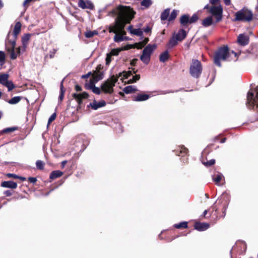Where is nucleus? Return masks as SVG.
<instances>
[{
	"label": "nucleus",
	"mask_w": 258,
	"mask_h": 258,
	"mask_svg": "<svg viewBox=\"0 0 258 258\" xmlns=\"http://www.w3.org/2000/svg\"><path fill=\"white\" fill-rule=\"evenodd\" d=\"M118 16L115 20V27L121 32L126 24L130 23L134 18L135 12L130 7L119 5L117 7Z\"/></svg>",
	"instance_id": "1"
},
{
	"label": "nucleus",
	"mask_w": 258,
	"mask_h": 258,
	"mask_svg": "<svg viewBox=\"0 0 258 258\" xmlns=\"http://www.w3.org/2000/svg\"><path fill=\"white\" fill-rule=\"evenodd\" d=\"M21 23L18 22L16 23L12 35V38L10 39V34L8 35V41L6 42V49L7 51L10 53V57L12 59H15L17 58L18 54L20 53L21 48L19 47L17 48V53L15 51V48L16 44V40L17 39V35L21 31Z\"/></svg>",
	"instance_id": "2"
},
{
	"label": "nucleus",
	"mask_w": 258,
	"mask_h": 258,
	"mask_svg": "<svg viewBox=\"0 0 258 258\" xmlns=\"http://www.w3.org/2000/svg\"><path fill=\"white\" fill-rule=\"evenodd\" d=\"M229 48L228 46H224L219 48L215 52L214 56V62L215 65L220 67L221 60H226L229 56Z\"/></svg>",
	"instance_id": "3"
},
{
	"label": "nucleus",
	"mask_w": 258,
	"mask_h": 258,
	"mask_svg": "<svg viewBox=\"0 0 258 258\" xmlns=\"http://www.w3.org/2000/svg\"><path fill=\"white\" fill-rule=\"evenodd\" d=\"M253 19L252 11L247 8L244 7L241 10L237 11L235 14V18L233 21H246L250 22Z\"/></svg>",
	"instance_id": "4"
},
{
	"label": "nucleus",
	"mask_w": 258,
	"mask_h": 258,
	"mask_svg": "<svg viewBox=\"0 0 258 258\" xmlns=\"http://www.w3.org/2000/svg\"><path fill=\"white\" fill-rule=\"evenodd\" d=\"M246 105L248 109H255L258 112V87L255 89V95L252 92L249 91L247 93Z\"/></svg>",
	"instance_id": "5"
},
{
	"label": "nucleus",
	"mask_w": 258,
	"mask_h": 258,
	"mask_svg": "<svg viewBox=\"0 0 258 258\" xmlns=\"http://www.w3.org/2000/svg\"><path fill=\"white\" fill-rule=\"evenodd\" d=\"M203 71V67L200 61L197 59H192L189 67V74L194 78L198 79Z\"/></svg>",
	"instance_id": "6"
},
{
	"label": "nucleus",
	"mask_w": 258,
	"mask_h": 258,
	"mask_svg": "<svg viewBox=\"0 0 258 258\" xmlns=\"http://www.w3.org/2000/svg\"><path fill=\"white\" fill-rule=\"evenodd\" d=\"M117 81V79L113 76L111 80H108L101 84V88L102 90L105 93L111 94L113 92V88Z\"/></svg>",
	"instance_id": "7"
},
{
	"label": "nucleus",
	"mask_w": 258,
	"mask_h": 258,
	"mask_svg": "<svg viewBox=\"0 0 258 258\" xmlns=\"http://www.w3.org/2000/svg\"><path fill=\"white\" fill-rule=\"evenodd\" d=\"M209 13L216 17V22H219L222 19L223 8L221 5L211 7L209 9Z\"/></svg>",
	"instance_id": "8"
},
{
	"label": "nucleus",
	"mask_w": 258,
	"mask_h": 258,
	"mask_svg": "<svg viewBox=\"0 0 258 258\" xmlns=\"http://www.w3.org/2000/svg\"><path fill=\"white\" fill-rule=\"evenodd\" d=\"M9 75L7 74H3L0 75V84L6 87L8 91H11L15 88V85L12 81H9Z\"/></svg>",
	"instance_id": "9"
},
{
	"label": "nucleus",
	"mask_w": 258,
	"mask_h": 258,
	"mask_svg": "<svg viewBox=\"0 0 258 258\" xmlns=\"http://www.w3.org/2000/svg\"><path fill=\"white\" fill-rule=\"evenodd\" d=\"M72 96L73 98L77 101L78 104L77 110L81 108L83 99H86L89 97L88 94L86 92H84L81 94L74 93Z\"/></svg>",
	"instance_id": "10"
},
{
	"label": "nucleus",
	"mask_w": 258,
	"mask_h": 258,
	"mask_svg": "<svg viewBox=\"0 0 258 258\" xmlns=\"http://www.w3.org/2000/svg\"><path fill=\"white\" fill-rule=\"evenodd\" d=\"M237 41L241 46H245L249 43V37L244 34H240L237 37Z\"/></svg>",
	"instance_id": "11"
},
{
	"label": "nucleus",
	"mask_w": 258,
	"mask_h": 258,
	"mask_svg": "<svg viewBox=\"0 0 258 258\" xmlns=\"http://www.w3.org/2000/svg\"><path fill=\"white\" fill-rule=\"evenodd\" d=\"M78 6L83 9H88L90 10H93L94 8L93 3L89 1L85 2L84 0H79L78 2Z\"/></svg>",
	"instance_id": "12"
},
{
	"label": "nucleus",
	"mask_w": 258,
	"mask_h": 258,
	"mask_svg": "<svg viewBox=\"0 0 258 258\" xmlns=\"http://www.w3.org/2000/svg\"><path fill=\"white\" fill-rule=\"evenodd\" d=\"M105 105L106 102L104 100H101L98 102L94 100L93 101V102L90 103L89 105H88L87 107H91L94 110H97L99 108L105 106Z\"/></svg>",
	"instance_id": "13"
},
{
	"label": "nucleus",
	"mask_w": 258,
	"mask_h": 258,
	"mask_svg": "<svg viewBox=\"0 0 258 258\" xmlns=\"http://www.w3.org/2000/svg\"><path fill=\"white\" fill-rule=\"evenodd\" d=\"M209 227V224L207 223L196 222L194 225L195 229L199 231H203L208 229Z\"/></svg>",
	"instance_id": "14"
},
{
	"label": "nucleus",
	"mask_w": 258,
	"mask_h": 258,
	"mask_svg": "<svg viewBox=\"0 0 258 258\" xmlns=\"http://www.w3.org/2000/svg\"><path fill=\"white\" fill-rule=\"evenodd\" d=\"M1 185L3 187L16 189L17 187V183L12 180L4 181L1 183Z\"/></svg>",
	"instance_id": "15"
},
{
	"label": "nucleus",
	"mask_w": 258,
	"mask_h": 258,
	"mask_svg": "<svg viewBox=\"0 0 258 258\" xmlns=\"http://www.w3.org/2000/svg\"><path fill=\"white\" fill-rule=\"evenodd\" d=\"M157 48V45L155 44H148L146 46V47L143 49V53L146 54L148 55L151 56V54L152 53L153 51Z\"/></svg>",
	"instance_id": "16"
},
{
	"label": "nucleus",
	"mask_w": 258,
	"mask_h": 258,
	"mask_svg": "<svg viewBox=\"0 0 258 258\" xmlns=\"http://www.w3.org/2000/svg\"><path fill=\"white\" fill-rule=\"evenodd\" d=\"M150 95L146 94H139L133 98V101L137 102L144 101L148 100Z\"/></svg>",
	"instance_id": "17"
},
{
	"label": "nucleus",
	"mask_w": 258,
	"mask_h": 258,
	"mask_svg": "<svg viewBox=\"0 0 258 258\" xmlns=\"http://www.w3.org/2000/svg\"><path fill=\"white\" fill-rule=\"evenodd\" d=\"M31 35L32 34H31L27 33V34H24L22 37L21 41H22V43L23 47V51L25 50V49L27 46L28 41L30 40Z\"/></svg>",
	"instance_id": "18"
},
{
	"label": "nucleus",
	"mask_w": 258,
	"mask_h": 258,
	"mask_svg": "<svg viewBox=\"0 0 258 258\" xmlns=\"http://www.w3.org/2000/svg\"><path fill=\"white\" fill-rule=\"evenodd\" d=\"M186 36V32L184 29H180L176 34L175 38L181 41L183 40Z\"/></svg>",
	"instance_id": "19"
},
{
	"label": "nucleus",
	"mask_w": 258,
	"mask_h": 258,
	"mask_svg": "<svg viewBox=\"0 0 258 258\" xmlns=\"http://www.w3.org/2000/svg\"><path fill=\"white\" fill-rule=\"evenodd\" d=\"M202 24L205 27H208L211 25H215L211 16H209L204 19Z\"/></svg>",
	"instance_id": "20"
},
{
	"label": "nucleus",
	"mask_w": 258,
	"mask_h": 258,
	"mask_svg": "<svg viewBox=\"0 0 258 258\" xmlns=\"http://www.w3.org/2000/svg\"><path fill=\"white\" fill-rule=\"evenodd\" d=\"M223 177H224L223 174L219 172H217L212 175L213 180L217 185H219V183Z\"/></svg>",
	"instance_id": "21"
},
{
	"label": "nucleus",
	"mask_w": 258,
	"mask_h": 258,
	"mask_svg": "<svg viewBox=\"0 0 258 258\" xmlns=\"http://www.w3.org/2000/svg\"><path fill=\"white\" fill-rule=\"evenodd\" d=\"M63 172L60 170H54L51 172L49 175V178L51 180L55 179L57 178L60 177L63 175Z\"/></svg>",
	"instance_id": "22"
},
{
	"label": "nucleus",
	"mask_w": 258,
	"mask_h": 258,
	"mask_svg": "<svg viewBox=\"0 0 258 258\" xmlns=\"http://www.w3.org/2000/svg\"><path fill=\"white\" fill-rule=\"evenodd\" d=\"M138 91V89L136 86L134 85H131V86H127L124 88L123 89V91L125 94H130L132 93H134L136 91Z\"/></svg>",
	"instance_id": "23"
},
{
	"label": "nucleus",
	"mask_w": 258,
	"mask_h": 258,
	"mask_svg": "<svg viewBox=\"0 0 258 258\" xmlns=\"http://www.w3.org/2000/svg\"><path fill=\"white\" fill-rule=\"evenodd\" d=\"M180 23L182 26H185L188 23H189V15L187 14L182 15L180 18Z\"/></svg>",
	"instance_id": "24"
},
{
	"label": "nucleus",
	"mask_w": 258,
	"mask_h": 258,
	"mask_svg": "<svg viewBox=\"0 0 258 258\" xmlns=\"http://www.w3.org/2000/svg\"><path fill=\"white\" fill-rule=\"evenodd\" d=\"M178 40L174 37L172 36L169 40L168 44H167V46L169 48H172L177 44V41Z\"/></svg>",
	"instance_id": "25"
},
{
	"label": "nucleus",
	"mask_w": 258,
	"mask_h": 258,
	"mask_svg": "<svg viewBox=\"0 0 258 258\" xmlns=\"http://www.w3.org/2000/svg\"><path fill=\"white\" fill-rule=\"evenodd\" d=\"M131 34L140 37V39H142L143 38V31L142 29L140 28L134 29L131 32Z\"/></svg>",
	"instance_id": "26"
},
{
	"label": "nucleus",
	"mask_w": 258,
	"mask_h": 258,
	"mask_svg": "<svg viewBox=\"0 0 258 258\" xmlns=\"http://www.w3.org/2000/svg\"><path fill=\"white\" fill-rule=\"evenodd\" d=\"M169 58V53L168 50H165L161 53L159 57V60L161 62H165Z\"/></svg>",
	"instance_id": "27"
},
{
	"label": "nucleus",
	"mask_w": 258,
	"mask_h": 258,
	"mask_svg": "<svg viewBox=\"0 0 258 258\" xmlns=\"http://www.w3.org/2000/svg\"><path fill=\"white\" fill-rule=\"evenodd\" d=\"M63 80H62L60 83V93L58 97V101H61L64 97V92L66 90L64 89L63 86Z\"/></svg>",
	"instance_id": "28"
},
{
	"label": "nucleus",
	"mask_w": 258,
	"mask_h": 258,
	"mask_svg": "<svg viewBox=\"0 0 258 258\" xmlns=\"http://www.w3.org/2000/svg\"><path fill=\"white\" fill-rule=\"evenodd\" d=\"M188 152V149H186L184 146H181L179 147V149L177 150L176 155L180 156V154H183L182 156L186 155Z\"/></svg>",
	"instance_id": "29"
},
{
	"label": "nucleus",
	"mask_w": 258,
	"mask_h": 258,
	"mask_svg": "<svg viewBox=\"0 0 258 258\" xmlns=\"http://www.w3.org/2000/svg\"><path fill=\"white\" fill-rule=\"evenodd\" d=\"M170 14V9H165L161 14V20L162 21L166 20Z\"/></svg>",
	"instance_id": "30"
},
{
	"label": "nucleus",
	"mask_w": 258,
	"mask_h": 258,
	"mask_svg": "<svg viewBox=\"0 0 258 258\" xmlns=\"http://www.w3.org/2000/svg\"><path fill=\"white\" fill-rule=\"evenodd\" d=\"M140 59L146 64H148L150 60V56L142 53L140 56Z\"/></svg>",
	"instance_id": "31"
},
{
	"label": "nucleus",
	"mask_w": 258,
	"mask_h": 258,
	"mask_svg": "<svg viewBox=\"0 0 258 258\" xmlns=\"http://www.w3.org/2000/svg\"><path fill=\"white\" fill-rule=\"evenodd\" d=\"M103 78V73H97L93 76V79L95 82H97Z\"/></svg>",
	"instance_id": "32"
},
{
	"label": "nucleus",
	"mask_w": 258,
	"mask_h": 258,
	"mask_svg": "<svg viewBox=\"0 0 258 258\" xmlns=\"http://www.w3.org/2000/svg\"><path fill=\"white\" fill-rule=\"evenodd\" d=\"M21 99L22 97L20 96H15L9 100L8 102L10 104H16L19 102Z\"/></svg>",
	"instance_id": "33"
},
{
	"label": "nucleus",
	"mask_w": 258,
	"mask_h": 258,
	"mask_svg": "<svg viewBox=\"0 0 258 258\" xmlns=\"http://www.w3.org/2000/svg\"><path fill=\"white\" fill-rule=\"evenodd\" d=\"M174 227L177 229L186 228L188 227V223L187 222H182L178 224H175Z\"/></svg>",
	"instance_id": "34"
},
{
	"label": "nucleus",
	"mask_w": 258,
	"mask_h": 258,
	"mask_svg": "<svg viewBox=\"0 0 258 258\" xmlns=\"http://www.w3.org/2000/svg\"><path fill=\"white\" fill-rule=\"evenodd\" d=\"M98 34V32L96 30L88 31L85 33V36L86 38H91L94 36L95 35H97Z\"/></svg>",
	"instance_id": "35"
},
{
	"label": "nucleus",
	"mask_w": 258,
	"mask_h": 258,
	"mask_svg": "<svg viewBox=\"0 0 258 258\" xmlns=\"http://www.w3.org/2000/svg\"><path fill=\"white\" fill-rule=\"evenodd\" d=\"M141 4L145 8H148L152 4V2L151 0H143Z\"/></svg>",
	"instance_id": "36"
},
{
	"label": "nucleus",
	"mask_w": 258,
	"mask_h": 258,
	"mask_svg": "<svg viewBox=\"0 0 258 258\" xmlns=\"http://www.w3.org/2000/svg\"><path fill=\"white\" fill-rule=\"evenodd\" d=\"M124 38L122 35L119 34H115L114 36V41L116 42H120L124 40Z\"/></svg>",
	"instance_id": "37"
},
{
	"label": "nucleus",
	"mask_w": 258,
	"mask_h": 258,
	"mask_svg": "<svg viewBox=\"0 0 258 258\" xmlns=\"http://www.w3.org/2000/svg\"><path fill=\"white\" fill-rule=\"evenodd\" d=\"M177 14V11L175 10H173L171 14L169 16L168 21H171L174 20L176 18Z\"/></svg>",
	"instance_id": "38"
},
{
	"label": "nucleus",
	"mask_w": 258,
	"mask_h": 258,
	"mask_svg": "<svg viewBox=\"0 0 258 258\" xmlns=\"http://www.w3.org/2000/svg\"><path fill=\"white\" fill-rule=\"evenodd\" d=\"M6 56L4 51H0V65L3 66L5 62Z\"/></svg>",
	"instance_id": "39"
},
{
	"label": "nucleus",
	"mask_w": 258,
	"mask_h": 258,
	"mask_svg": "<svg viewBox=\"0 0 258 258\" xmlns=\"http://www.w3.org/2000/svg\"><path fill=\"white\" fill-rule=\"evenodd\" d=\"M140 79V75H136L135 76H133L132 79H130L128 81V83H134L136 82L137 81H138Z\"/></svg>",
	"instance_id": "40"
},
{
	"label": "nucleus",
	"mask_w": 258,
	"mask_h": 258,
	"mask_svg": "<svg viewBox=\"0 0 258 258\" xmlns=\"http://www.w3.org/2000/svg\"><path fill=\"white\" fill-rule=\"evenodd\" d=\"M95 83L96 82H95L94 80L91 81L89 84L86 83L85 85V87L87 89L92 90L94 87H95Z\"/></svg>",
	"instance_id": "41"
},
{
	"label": "nucleus",
	"mask_w": 258,
	"mask_h": 258,
	"mask_svg": "<svg viewBox=\"0 0 258 258\" xmlns=\"http://www.w3.org/2000/svg\"><path fill=\"white\" fill-rule=\"evenodd\" d=\"M121 50L120 48L112 49L109 53L111 55L116 56L118 55L119 52Z\"/></svg>",
	"instance_id": "42"
},
{
	"label": "nucleus",
	"mask_w": 258,
	"mask_h": 258,
	"mask_svg": "<svg viewBox=\"0 0 258 258\" xmlns=\"http://www.w3.org/2000/svg\"><path fill=\"white\" fill-rule=\"evenodd\" d=\"M199 19L198 16L197 14H194L192 17L189 18V24H192L196 22Z\"/></svg>",
	"instance_id": "43"
},
{
	"label": "nucleus",
	"mask_w": 258,
	"mask_h": 258,
	"mask_svg": "<svg viewBox=\"0 0 258 258\" xmlns=\"http://www.w3.org/2000/svg\"><path fill=\"white\" fill-rule=\"evenodd\" d=\"M44 162L41 160H37L36 163V167L39 169H43L44 168Z\"/></svg>",
	"instance_id": "44"
},
{
	"label": "nucleus",
	"mask_w": 258,
	"mask_h": 258,
	"mask_svg": "<svg viewBox=\"0 0 258 258\" xmlns=\"http://www.w3.org/2000/svg\"><path fill=\"white\" fill-rule=\"evenodd\" d=\"M17 127H8L2 130V133H7L10 132H12L16 130Z\"/></svg>",
	"instance_id": "45"
},
{
	"label": "nucleus",
	"mask_w": 258,
	"mask_h": 258,
	"mask_svg": "<svg viewBox=\"0 0 258 258\" xmlns=\"http://www.w3.org/2000/svg\"><path fill=\"white\" fill-rule=\"evenodd\" d=\"M122 74H123V77L124 79H127L128 77H130V76L133 75V73H132V71H128L127 72H125V71L123 72Z\"/></svg>",
	"instance_id": "46"
},
{
	"label": "nucleus",
	"mask_w": 258,
	"mask_h": 258,
	"mask_svg": "<svg viewBox=\"0 0 258 258\" xmlns=\"http://www.w3.org/2000/svg\"><path fill=\"white\" fill-rule=\"evenodd\" d=\"M109 32L110 33H116L117 32H118V30L117 29V28H116L115 27V25L114 24V26H110L109 27Z\"/></svg>",
	"instance_id": "47"
},
{
	"label": "nucleus",
	"mask_w": 258,
	"mask_h": 258,
	"mask_svg": "<svg viewBox=\"0 0 258 258\" xmlns=\"http://www.w3.org/2000/svg\"><path fill=\"white\" fill-rule=\"evenodd\" d=\"M56 116V113H53L49 118L47 123V125H48L52 121H53Z\"/></svg>",
	"instance_id": "48"
},
{
	"label": "nucleus",
	"mask_w": 258,
	"mask_h": 258,
	"mask_svg": "<svg viewBox=\"0 0 258 258\" xmlns=\"http://www.w3.org/2000/svg\"><path fill=\"white\" fill-rule=\"evenodd\" d=\"M116 15L118 16V11L117 10V7L116 8V9H113L108 13L109 16H115Z\"/></svg>",
	"instance_id": "49"
},
{
	"label": "nucleus",
	"mask_w": 258,
	"mask_h": 258,
	"mask_svg": "<svg viewBox=\"0 0 258 258\" xmlns=\"http://www.w3.org/2000/svg\"><path fill=\"white\" fill-rule=\"evenodd\" d=\"M57 49L55 48H53L52 50H50L49 56L50 58H53L55 53L56 52Z\"/></svg>",
	"instance_id": "50"
},
{
	"label": "nucleus",
	"mask_w": 258,
	"mask_h": 258,
	"mask_svg": "<svg viewBox=\"0 0 258 258\" xmlns=\"http://www.w3.org/2000/svg\"><path fill=\"white\" fill-rule=\"evenodd\" d=\"M91 90L94 93L97 95L100 94L101 93L100 88L96 86L94 87Z\"/></svg>",
	"instance_id": "51"
},
{
	"label": "nucleus",
	"mask_w": 258,
	"mask_h": 258,
	"mask_svg": "<svg viewBox=\"0 0 258 258\" xmlns=\"http://www.w3.org/2000/svg\"><path fill=\"white\" fill-rule=\"evenodd\" d=\"M215 163V160L214 159H211L209 161L204 163V164L206 166H210Z\"/></svg>",
	"instance_id": "52"
},
{
	"label": "nucleus",
	"mask_w": 258,
	"mask_h": 258,
	"mask_svg": "<svg viewBox=\"0 0 258 258\" xmlns=\"http://www.w3.org/2000/svg\"><path fill=\"white\" fill-rule=\"evenodd\" d=\"M141 40H142V41L140 42V43L141 44L142 47H144L149 41V39L148 38H143Z\"/></svg>",
	"instance_id": "53"
},
{
	"label": "nucleus",
	"mask_w": 258,
	"mask_h": 258,
	"mask_svg": "<svg viewBox=\"0 0 258 258\" xmlns=\"http://www.w3.org/2000/svg\"><path fill=\"white\" fill-rule=\"evenodd\" d=\"M111 55L110 53H107L106 57V64L108 65L111 61Z\"/></svg>",
	"instance_id": "54"
},
{
	"label": "nucleus",
	"mask_w": 258,
	"mask_h": 258,
	"mask_svg": "<svg viewBox=\"0 0 258 258\" xmlns=\"http://www.w3.org/2000/svg\"><path fill=\"white\" fill-rule=\"evenodd\" d=\"M142 30L143 32H144L145 33H148L151 32V28L150 26H147L146 27H144Z\"/></svg>",
	"instance_id": "55"
},
{
	"label": "nucleus",
	"mask_w": 258,
	"mask_h": 258,
	"mask_svg": "<svg viewBox=\"0 0 258 258\" xmlns=\"http://www.w3.org/2000/svg\"><path fill=\"white\" fill-rule=\"evenodd\" d=\"M7 176L8 177H9V178H15V179H17V178L18 177V175L15 174H13V173H8L7 174Z\"/></svg>",
	"instance_id": "56"
},
{
	"label": "nucleus",
	"mask_w": 258,
	"mask_h": 258,
	"mask_svg": "<svg viewBox=\"0 0 258 258\" xmlns=\"http://www.w3.org/2000/svg\"><path fill=\"white\" fill-rule=\"evenodd\" d=\"M28 180L31 183H35L37 181V178L34 177H30L28 178Z\"/></svg>",
	"instance_id": "57"
},
{
	"label": "nucleus",
	"mask_w": 258,
	"mask_h": 258,
	"mask_svg": "<svg viewBox=\"0 0 258 258\" xmlns=\"http://www.w3.org/2000/svg\"><path fill=\"white\" fill-rule=\"evenodd\" d=\"M4 194L7 197H10L12 195V192L10 190H7L4 191Z\"/></svg>",
	"instance_id": "58"
},
{
	"label": "nucleus",
	"mask_w": 258,
	"mask_h": 258,
	"mask_svg": "<svg viewBox=\"0 0 258 258\" xmlns=\"http://www.w3.org/2000/svg\"><path fill=\"white\" fill-rule=\"evenodd\" d=\"M91 75V72H89L87 74L83 75L82 76V78H84V79L88 78Z\"/></svg>",
	"instance_id": "59"
},
{
	"label": "nucleus",
	"mask_w": 258,
	"mask_h": 258,
	"mask_svg": "<svg viewBox=\"0 0 258 258\" xmlns=\"http://www.w3.org/2000/svg\"><path fill=\"white\" fill-rule=\"evenodd\" d=\"M75 90H76V91L79 92L82 90V88L79 85H75Z\"/></svg>",
	"instance_id": "60"
},
{
	"label": "nucleus",
	"mask_w": 258,
	"mask_h": 258,
	"mask_svg": "<svg viewBox=\"0 0 258 258\" xmlns=\"http://www.w3.org/2000/svg\"><path fill=\"white\" fill-rule=\"evenodd\" d=\"M34 1V0H25V1H24V2H23V6H24V7H25V6H26V5L27 4H28V3H31V2H32V1Z\"/></svg>",
	"instance_id": "61"
},
{
	"label": "nucleus",
	"mask_w": 258,
	"mask_h": 258,
	"mask_svg": "<svg viewBox=\"0 0 258 258\" xmlns=\"http://www.w3.org/2000/svg\"><path fill=\"white\" fill-rule=\"evenodd\" d=\"M134 28H133V25H130L128 28H127V30L129 31L130 33L131 34V32H132L133 30H134Z\"/></svg>",
	"instance_id": "62"
},
{
	"label": "nucleus",
	"mask_w": 258,
	"mask_h": 258,
	"mask_svg": "<svg viewBox=\"0 0 258 258\" xmlns=\"http://www.w3.org/2000/svg\"><path fill=\"white\" fill-rule=\"evenodd\" d=\"M226 6H229L231 4V0H223Z\"/></svg>",
	"instance_id": "63"
},
{
	"label": "nucleus",
	"mask_w": 258,
	"mask_h": 258,
	"mask_svg": "<svg viewBox=\"0 0 258 258\" xmlns=\"http://www.w3.org/2000/svg\"><path fill=\"white\" fill-rule=\"evenodd\" d=\"M67 161L66 160L63 161L61 162V167L62 168H63L67 163Z\"/></svg>",
	"instance_id": "64"
}]
</instances>
